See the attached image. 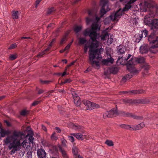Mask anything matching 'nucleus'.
<instances>
[{
    "mask_svg": "<svg viewBox=\"0 0 158 158\" xmlns=\"http://www.w3.org/2000/svg\"><path fill=\"white\" fill-rule=\"evenodd\" d=\"M98 25L97 24L93 25L92 29H87L84 32L85 35L89 36L91 40V42L89 44V59L90 63L93 66L98 67L99 66L100 63L98 61L94 60L95 59L101 58L100 49H97L94 50V49L98 47L99 42L97 40L98 34L94 29H97Z\"/></svg>",
    "mask_w": 158,
    "mask_h": 158,
    "instance_id": "obj_1",
    "label": "nucleus"
},
{
    "mask_svg": "<svg viewBox=\"0 0 158 158\" xmlns=\"http://www.w3.org/2000/svg\"><path fill=\"white\" fill-rule=\"evenodd\" d=\"M25 137V135L22 131L15 130L10 135L7 136L4 139L5 143L7 145L9 144L8 148L11 155L14 154L21 146L20 140Z\"/></svg>",
    "mask_w": 158,
    "mask_h": 158,
    "instance_id": "obj_2",
    "label": "nucleus"
},
{
    "mask_svg": "<svg viewBox=\"0 0 158 158\" xmlns=\"http://www.w3.org/2000/svg\"><path fill=\"white\" fill-rule=\"evenodd\" d=\"M153 9L155 10V14L154 11L150 10L148 14L145 16L144 20V24L151 27L152 29L158 27V19H154V16H158V6Z\"/></svg>",
    "mask_w": 158,
    "mask_h": 158,
    "instance_id": "obj_3",
    "label": "nucleus"
},
{
    "mask_svg": "<svg viewBox=\"0 0 158 158\" xmlns=\"http://www.w3.org/2000/svg\"><path fill=\"white\" fill-rule=\"evenodd\" d=\"M150 29L153 30V31L148 37V40L150 44H151V47L154 48L158 47V37L156 35V32L158 31L157 28H153L152 29L151 27Z\"/></svg>",
    "mask_w": 158,
    "mask_h": 158,
    "instance_id": "obj_4",
    "label": "nucleus"
},
{
    "mask_svg": "<svg viewBox=\"0 0 158 158\" xmlns=\"http://www.w3.org/2000/svg\"><path fill=\"white\" fill-rule=\"evenodd\" d=\"M145 61L144 58L143 57L139 58L133 57L130 60L127 61V68L129 70H131L134 67L133 66L137 63H143Z\"/></svg>",
    "mask_w": 158,
    "mask_h": 158,
    "instance_id": "obj_5",
    "label": "nucleus"
},
{
    "mask_svg": "<svg viewBox=\"0 0 158 158\" xmlns=\"http://www.w3.org/2000/svg\"><path fill=\"white\" fill-rule=\"evenodd\" d=\"M82 102L85 105V110H90L93 109L98 108L99 107V106L98 104L86 100H83L82 101Z\"/></svg>",
    "mask_w": 158,
    "mask_h": 158,
    "instance_id": "obj_6",
    "label": "nucleus"
},
{
    "mask_svg": "<svg viewBox=\"0 0 158 158\" xmlns=\"http://www.w3.org/2000/svg\"><path fill=\"white\" fill-rule=\"evenodd\" d=\"M107 2L108 0H101L100 5L102 6V7L100 10L101 17L103 16L107 11L110 10L108 8Z\"/></svg>",
    "mask_w": 158,
    "mask_h": 158,
    "instance_id": "obj_7",
    "label": "nucleus"
},
{
    "mask_svg": "<svg viewBox=\"0 0 158 158\" xmlns=\"http://www.w3.org/2000/svg\"><path fill=\"white\" fill-rule=\"evenodd\" d=\"M117 107L112 109L109 111H106L103 113V117L104 118H112L114 117H115L119 115V113H118L117 111Z\"/></svg>",
    "mask_w": 158,
    "mask_h": 158,
    "instance_id": "obj_8",
    "label": "nucleus"
},
{
    "mask_svg": "<svg viewBox=\"0 0 158 158\" xmlns=\"http://www.w3.org/2000/svg\"><path fill=\"white\" fill-rule=\"evenodd\" d=\"M121 116L131 117L137 120H141L143 118L142 116H136L131 113H126L125 112H121L119 113Z\"/></svg>",
    "mask_w": 158,
    "mask_h": 158,
    "instance_id": "obj_9",
    "label": "nucleus"
},
{
    "mask_svg": "<svg viewBox=\"0 0 158 158\" xmlns=\"http://www.w3.org/2000/svg\"><path fill=\"white\" fill-rule=\"evenodd\" d=\"M124 11L119 9L115 13L111 14L110 16L111 19L113 21H118V18H120L123 14Z\"/></svg>",
    "mask_w": 158,
    "mask_h": 158,
    "instance_id": "obj_10",
    "label": "nucleus"
},
{
    "mask_svg": "<svg viewBox=\"0 0 158 158\" xmlns=\"http://www.w3.org/2000/svg\"><path fill=\"white\" fill-rule=\"evenodd\" d=\"M55 39H52V41L51 42L50 44L48 45V48L45 50L44 51H42L41 52H40L37 56L38 57H41L43 56L47 53L48 51H49L51 49L52 45L55 42Z\"/></svg>",
    "mask_w": 158,
    "mask_h": 158,
    "instance_id": "obj_11",
    "label": "nucleus"
},
{
    "mask_svg": "<svg viewBox=\"0 0 158 158\" xmlns=\"http://www.w3.org/2000/svg\"><path fill=\"white\" fill-rule=\"evenodd\" d=\"M127 70L131 71V72L125 76L122 79V81L125 82L127 80H129L133 76L134 73H135L136 72V70L134 69V67H133V69L131 70L128 69L127 68Z\"/></svg>",
    "mask_w": 158,
    "mask_h": 158,
    "instance_id": "obj_12",
    "label": "nucleus"
},
{
    "mask_svg": "<svg viewBox=\"0 0 158 158\" xmlns=\"http://www.w3.org/2000/svg\"><path fill=\"white\" fill-rule=\"evenodd\" d=\"M144 92V91L143 90H133L132 91H120L119 92L120 94H137L143 93Z\"/></svg>",
    "mask_w": 158,
    "mask_h": 158,
    "instance_id": "obj_13",
    "label": "nucleus"
},
{
    "mask_svg": "<svg viewBox=\"0 0 158 158\" xmlns=\"http://www.w3.org/2000/svg\"><path fill=\"white\" fill-rule=\"evenodd\" d=\"M137 0H130L125 5V7L123 9V11L125 12L130 9L132 6L133 3Z\"/></svg>",
    "mask_w": 158,
    "mask_h": 158,
    "instance_id": "obj_14",
    "label": "nucleus"
},
{
    "mask_svg": "<svg viewBox=\"0 0 158 158\" xmlns=\"http://www.w3.org/2000/svg\"><path fill=\"white\" fill-rule=\"evenodd\" d=\"M149 47L148 44H143L139 48V52L141 54H145L148 51Z\"/></svg>",
    "mask_w": 158,
    "mask_h": 158,
    "instance_id": "obj_15",
    "label": "nucleus"
},
{
    "mask_svg": "<svg viewBox=\"0 0 158 158\" xmlns=\"http://www.w3.org/2000/svg\"><path fill=\"white\" fill-rule=\"evenodd\" d=\"M72 95L73 98L74 103L77 106H79L81 103V101L80 97L78 96L77 94L75 92H73L72 93Z\"/></svg>",
    "mask_w": 158,
    "mask_h": 158,
    "instance_id": "obj_16",
    "label": "nucleus"
},
{
    "mask_svg": "<svg viewBox=\"0 0 158 158\" xmlns=\"http://www.w3.org/2000/svg\"><path fill=\"white\" fill-rule=\"evenodd\" d=\"M37 155L39 158H43L46 156V153L43 149H38L37 150Z\"/></svg>",
    "mask_w": 158,
    "mask_h": 158,
    "instance_id": "obj_17",
    "label": "nucleus"
},
{
    "mask_svg": "<svg viewBox=\"0 0 158 158\" xmlns=\"http://www.w3.org/2000/svg\"><path fill=\"white\" fill-rule=\"evenodd\" d=\"M72 152L74 158H83L82 156L78 154V149L76 147H73V148Z\"/></svg>",
    "mask_w": 158,
    "mask_h": 158,
    "instance_id": "obj_18",
    "label": "nucleus"
},
{
    "mask_svg": "<svg viewBox=\"0 0 158 158\" xmlns=\"http://www.w3.org/2000/svg\"><path fill=\"white\" fill-rule=\"evenodd\" d=\"M71 135L75 137L77 139L81 140H83L85 138V135L80 133H72Z\"/></svg>",
    "mask_w": 158,
    "mask_h": 158,
    "instance_id": "obj_19",
    "label": "nucleus"
},
{
    "mask_svg": "<svg viewBox=\"0 0 158 158\" xmlns=\"http://www.w3.org/2000/svg\"><path fill=\"white\" fill-rule=\"evenodd\" d=\"M154 2L153 0H148L144 2V4L145 6L148 8H150L152 7Z\"/></svg>",
    "mask_w": 158,
    "mask_h": 158,
    "instance_id": "obj_20",
    "label": "nucleus"
},
{
    "mask_svg": "<svg viewBox=\"0 0 158 158\" xmlns=\"http://www.w3.org/2000/svg\"><path fill=\"white\" fill-rule=\"evenodd\" d=\"M100 17H99L98 16H96V22H94V23H92V27H91V29H92V27L93 26V25H95L96 24H97V25H98V28H97V29H94L93 30L94 31H95L96 32L98 31L100 29V26H99V23H98V22L100 20Z\"/></svg>",
    "mask_w": 158,
    "mask_h": 158,
    "instance_id": "obj_21",
    "label": "nucleus"
},
{
    "mask_svg": "<svg viewBox=\"0 0 158 158\" xmlns=\"http://www.w3.org/2000/svg\"><path fill=\"white\" fill-rule=\"evenodd\" d=\"M114 62V59L110 56V58H108L106 60H103V63L106 65H107L109 63L112 64Z\"/></svg>",
    "mask_w": 158,
    "mask_h": 158,
    "instance_id": "obj_22",
    "label": "nucleus"
},
{
    "mask_svg": "<svg viewBox=\"0 0 158 158\" xmlns=\"http://www.w3.org/2000/svg\"><path fill=\"white\" fill-rule=\"evenodd\" d=\"M117 49L118 51V53L119 54H124L126 50V49L124 47L121 46H118V47Z\"/></svg>",
    "mask_w": 158,
    "mask_h": 158,
    "instance_id": "obj_23",
    "label": "nucleus"
},
{
    "mask_svg": "<svg viewBox=\"0 0 158 158\" xmlns=\"http://www.w3.org/2000/svg\"><path fill=\"white\" fill-rule=\"evenodd\" d=\"M10 133V131L8 130H6L3 128L1 129L0 134L2 137H4L6 135H8Z\"/></svg>",
    "mask_w": 158,
    "mask_h": 158,
    "instance_id": "obj_24",
    "label": "nucleus"
},
{
    "mask_svg": "<svg viewBox=\"0 0 158 158\" xmlns=\"http://www.w3.org/2000/svg\"><path fill=\"white\" fill-rule=\"evenodd\" d=\"M109 71L110 73L113 74H116L118 71V69L116 67H112L109 69Z\"/></svg>",
    "mask_w": 158,
    "mask_h": 158,
    "instance_id": "obj_25",
    "label": "nucleus"
},
{
    "mask_svg": "<svg viewBox=\"0 0 158 158\" xmlns=\"http://www.w3.org/2000/svg\"><path fill=\"white\" fill-rule=\"evenodd\" d=\"M139 35L141 37H146L148 33V32L146 30H143V31H141L139 32Z\"/></svg>",
    "mask_w": 158,
    "mask_h": 158,
    "instance_id": "obj_26",
    "label": "nucleus"
},
{
    "mask_svg": "<svg viewBox=\"0 0 158 158\" xmlns=\"http://www.w3.org/2000/svg\"><path fill=\"white\" fill-rule=\"evenodd\" d=\"M143 68L144 69V73L145 75H147L148 73V70L149 68V65L145 64L144 65Z\"/></svg>",
    "mask_w": 158,
    "mask_h": 158,
    "instance_id": "obj_27",
    "label": "nucleus"
},
{
    "mask_svg": "<svg viewBox=\"0 0 158 158\" xmlns=\"http://www.w3.org/2000/svg\"><path fill=\"white\" fill-rule=\"evenodd\" d=\"M82 29V26L81 25H77L75 27L74 31L76 33L79 32Z\"/></svg>",
    "mask_w": 158,
    "mask_h": 158,
    "instance_id": "obj_28",
    "label": "nucleus"
},
{
    "mask_svg": "<svg viewBox=\"0 0 158 158\" xmlns=\"http://www.w3.org/2000/svg\"><path fill=\"white\" fill-rule=\"evenodd\" d=\"M56 11V9L54 7H52L48 9L47 13L48 14H50L54 13Z\"/></svg>",
    "mask_w": 158,
    "mask_h": 158,
    "instance_id": "obj_29",
    "label": "nucleus"
},
{
    "mask_svg": "<svg viewBox=\"0 0 158 158\" xmlns=\"http://www.w3.org/2000/svg\"><path fill=\"white\" fill-rule=\"evenodd\" d=\"M60 148L61 150H63L62 147L60 145H59L58 146H54L53 148L55 152H57L59 150L61 152V150L60 149Z\"/></svg>",
    "mask_w": 158,
    "mask_h": 158,
    "instance_id": "obj_30",
    "label": "nucleus"
},
{
    "mask_svg": "<svg viewBox=\"0 0 158 158\" xmlns=\"http://www.w3.org/2000/svg\"><path fill=\"white\" fill-rule=\"evenodd\" d=\"M87 42L86 40L84 38H80L79 39V43L80 44L82 45L85 43Z\"/></svg>",
    "mask_w": 158,
    "mask_h": 158,
    "instance_id": "obj_31",
    "label": "nucleus"
},
{
    "mask_svg": "<svg viewBox=\"0 0 158 158\" xmlns=\"http://www.w3.org/2000/svg\"><path fill=\"white\" fill-rule=\"evenodd\" d=\"M109 37V35L108 33L105 32L103 33L102 35V39L103 40H105L106 38Z\"/></svg>",
    "mask_w": 158,
    "mask_h": 158,
    "instance_id": "obj_32",
    "label": "nucleus"
},
{
    "mask_svg": "<svg viewBox=\"0 0 158 158\" xmlns=\"http://www.w3.org/2000/svg\"><path fill=\"white\" fill-rule=\"evenodd\" d=\"M120 127L121 128H124L126 129H130L131 130V127L129 125H126L124 124L120 125Z\"/></svg>",
    "mask_w": 158,
    "mask_h": 158,
    "instance_id": "obj_33",
    "label": "nucleus"
},
{
    "mask_svg": "<svg viewBox=\"0 0 158 158\" xmlns=\"http://www.w3.org/2000/svg\"><path fill=\"white\" fill-rule=\"evenodd\" d=\"M18 11H14L13 12L12 16L14 19H17L18 18Z\"/></svg>",
    "mask_w": 158,
    "mask_h": 158,
    "instance_id": "obj_34",
    "label": "nucleus"
},
{
    "mask_svg": "<svg viewBox=\"0 0 158 158\" xmlns=\"http://www.w3.org/2000/svg\"><path fill=\"white\" fill-rule=\"evenodd\" d=\"M40 83L42 84H48L52 82L51 80H43L41 79L40 80Z\"/></svg>",
    "mask_w": 158,
    "mask_h": 158,
    "instance_id": "obj_35",
    "label": "nucleus"
},
{
    "mask_svg": "<svg viewBox=\"0 0 158 158\" xmlns=\"http://www.w3.org/2000/svg\"><path fill=\"white\" fill-rule=\"evenodd\" d=\"M73 127L74 129H75L76 130H77L78 131H81V127L79 125L73 124Z\"/></svg>",
    "mask_w": 158,
    "mask_h": 158,
    "instance_id": "obj_36",
    "label": "nucleus"
},
{
    "mask_svg": "<svg viewBox=\"0 0 158 158\" xmlns=\"http://www.w3.org/2000/svg\"><path fill=\"white\" fill-rule=\"evenodd\" d=\"M61 150V152L62 153V155L64 158H68V156L66 154V152L63 150H61Z\"/></svg>",
    "mask_w": 158,
    "mask_h": 158,
    "instance_id": "obj_37",
    "label": "nucleus"
},
{
    "mask_svg": "<svg viewBox=\"0 0 158 158\" xmlns=\"http://www.w3.org/2000/svg\"><path fill=\"white\" fill-rule=\"evenodd\" d=\"M105 143L108 145L111 146L113 145V143L112 141L111 140H107L105 142Z\"/></svg>",
    "mask_w": 158,
    "mask_h": 158,
    "instance_id": "obj_38",
    "label": "nucleus"
},
{
    "mask_svg": "<svg viewBox=\"0 0 158 158\" xmlns=\"http://www.w3.org/2000/svg\"><path fill=\"white\" fill-rule=\"evenodd\" d=\"M67 36V35H65L61 39L60 42V44L61 45L63 44L64 42L66 40Z\"/></svg>",
    "mask_w": 158,
    "mask_h": 158,
    "instance_id": "obj_39",
    "label": "nucleus"
},
{
    "mask_svg": "<svg viewBox=\"0 0 158 158\" xmlns=\"http://www.w3.org/2000/svg\"><path fill=\"white\" fill-rule=\"evenodd\" d=\"M17 57L16 55L15 54H12L10 55L9 56V59L11 60H14L16 59Z\"/></svg>",
    "mask_w": 158,
    "mask_h": 158,
    "instance_id": "obj_40",
    "label": "nucleus"
},
{
    "mask_svg": "<svg viewBox=\"0 0 158 158\" xmlns=\"http://www.w3.org/2000/svg\"><path fill=\"white\" fill-rule=\"evenodd\" d=\"M28 114V111L25 110H23L20 112V114L22 116H25Z\"/></svg>",
    "mask_w": 158,
    "mask_h": 158,
    "instance_id": "obj_41",
    "label": "nucleus"
},
{
    "mask_svg": "<svg viewBox=\"0 0 158 158\" xmlns=\"http://www.w3.org/2000/svg\"><path fill=\"white\" fill-rule=\"evenodd\" d=\"M86 21L87 24L89 25L92 22V19L89 17H87L86 18Z\"/></svg>",
    "mask_w": 158,
    "mask_h": 158,
    "instance_id": "obj_42",
    "label": "nucleus"
},
{
    "mask_svg": "<svg viewBox=\"0 0 158 158\" xmlns=\"http://www.w3.org/2000/svg\"><path fill=\"white\" fill-rule=\"evenodd\" d=\"M17 45L16 43H15L13 44H11L9 48V49H12L15 48L17 47Z\"/></svg>",
    "mask_w": 158,
    "mask_h": 158,
    "instance_id": "obj_43",
    "label": "nucleus"
},
{
    "mask_svg": "<svg viewBox=\"0 0 158 158\" xmlns=\"http://www.w3.org/2000/svg\"><path fill=\"white\" fill-rule=\"evenodd\" d=\"M71 82V80L69 79H67L61 82V84H64L68 83H69Z\"/></svg>",
    "mask_w": 158,
    "mask_h": 158,
    "instance_id": "obj_44",
    "label": "nucleus"
},
{
    "mask_svg": "<svg viewBox=\"0 0 158 158\" xmlns=\"http://www.w3.org/2000/svg\"><path fill=\"white\" fill-rule=\"evenodd\" d=\"M141 129V128L139 124L136 125L135 127H134V128L131 127V130L132 129L134 130H139Z\"/></svg>",
    "mask_w": 158,
    "mask_h": 158,
    "instance_id": "obj_45",
    "label": "nucleus"
},
{
    "mask_svg": "<svg viewBox=\"0 0 158 158\" xmlns=\"http://www.w3.org/2000/svg\"><path fill=\"white\" fill-rule=\"evenodd\" d=\"M88 14L90 16H92L94 14V10H88Z\"/></svg>",
    "mask_w": 158,
    "mask_h": 158,
    "instance_id": "obj_46",
    "label": "nucleus"
},
{
    "mask_svg": "<svg viewBox=\"0 0 158 158\" xmlns=\"http://www.w3.org/2000/svg\"><path fill=\"white\" fill-rule=\"evenodd\" d=\"M57 137L55 136V133H53L51 136V139L52 140H56L57 139Z\"/></svg>",
    "mask_w": 158,
    "mask_h": 158,
    "instance_id": "obj_47",
    "label": "nucleus"
},
{
    "mask_svg": "<svg viewBox=\"0 0 158 158\" xmlns=\"http://www.w3.org/2000/svg\"><path fill=\"white\" fill-rule=\"evenodd\" d=\"M68 138L69 140L71 142H73L74 141V138L72 136H69Z\"/></svg>",
    "mask_w": 158,
    "mask_h": 158,
    "instance_id": "obj_48",
    "label": "nucleus"
},
{
    "mask_svg": "<svg viewBox=\"0 0 158 158\" xmlns=\"http://www.w3.org/2000/svg\"><path fill=\"white\" fill-rule=\"evenodd\" d=\"M40 102L41 101H35L32 104V105L33 106H35L40 103Z\"/></svg>",
    "mask_w": 158,
    "mask_h": 158,
    "instance_id": "obj_49",
    "label": "nucleus"
},
{
    "mask_svg": "<svg viewBox=\"0 0 158 158\" xmlns=\"http://www.w3.org/2000/svg\"><path fill=\"white\" fill-rule=\"evenodd\" d=\"M34 139V138L32 136H30L29 139L30 142L32 144L33 143Z\"/></svg>",
    "mask_w": 158,
    "mask_h": 158,
    "instance_id": "obj_50",
    "label": "nucleus"
},
{
    "mask_svg": "<svg viewBox=\"0 0 158 158\" xmlns=\"http://www.w3.org/2000/svg\"><path fill=\"white\" fill-rule=\"evenodd\" d=\"M113 41V39L111 37V36L110 38H108L107 40V42L110 44H111Z\"/></svg>",
    "mask_w": 158,
    "mask_h": 158,
    "instance_id": "obj_51",
    "label": "nucleus"
},
{
    "mask_svg": "<svg viewBox=\"0 0 158 158\" xmlns=\"http://www.w3.org/2000/svg\"><path fill=\"white\" fill-rule=\"evenodd\" d=\"M142 38L141 37L140 35H139V37L138 38H136V40H135V41L137 42V43H139L140 41V40H141V39Z\"/></svg>",
    "mask_w": 158,
    "mask_h": 158,
    "instance_id": "obj_52",
    "label": "nucleus"
},
{
    "mask_svg": "<svg viewBox=\"0 0 158 158\" xmlns=\"http://www.w3.org/2000/svg\"><path fill=\"white\" fill-rule=\"evenodd\" d=\"M124 102L126 103H131L132 102V101L131 99H129L124 100Z\"/></svg>",
    "mask_w": 158,
    "mask_h": 158,
    "instance_id": "obj_53",
    "label": "nucleus"
},
{
    "mask_svg": "<svg viewBox=\"0 0 158 158\" xmlns=\"http://www.w3.org/2000/svg\"><path fill=\"white\" fill-rule=\"evenodd\" d=\"M72 42H71V43L70 44H69L68 45H67L66 47H65V48H64V50H68L69 49V48L70 47V45L72 44Z\"/></svg>",
    "mask_w": 158,
    "mask_h": 158,
    "instance_id": "obj_54",
    "label": "nucleus"
},
{
    "mask_svg": "<svg viewBox=\"0 0 158 158\" xmlns=\"http://www.w3.org/2000/svg\"><path fill=\"white\" fill-rule=\"evenodd\" d=\"M88 47H89V46H87L86 45H85L84 48V52L85 53L87 52V49Z\"/></svg>",
    "mask_w": 158,
    "mask_h": 158,
    "instance_id": "obj_55",
    "label": "nucleus"
},
{
    "mask_svg": "<svg viewBox=\"0 0 158 158\" xmlns=\"http://www.w3.org/2000/svg\"><path fill=\"white\" fill-rule=\"evenodd\" d=\"M41 1L39 0H37L36 1V2H35V3H36V5H35V7L36 8L37 7V6H38V4H39L40 3V2Z\"/></svg>",
    "mask_w": 158,
    "mask_h": 158,
    "instance_id": "obj_56",
    "label": "nucleus"
},
{
    "mask_svg": "<svg viewBox=\"0 0 158 158\" xmlns=\"http://www.w3.org/2000/svg\"><path fill=\"white\" fill-rule=\"evenodd\" d=\"M131 56V55L130 54H128V56H127V58H125L124 59L125 60H126V61H127L129 59Z\"/></svg>",
    "mask_w": 158,
    "mask_h": 158,
    "instance_id": "obj_57",
    "label": "nucleus"
},
{
    "mask_svg": "<svg viewBox=\"0 0 158 158\" xmlns=\"http://www.w3.org/2000/svg\"><path fill=\"white\" fill-rule=\"evenodd\" d=\"M5 123L8 126H10V123L7 120H5Z\"/></svg>",
    "mask_w": 158,
    "mask_h": 158,
    "instance_id": "obj_58",
    "label": "nucleus"
},
{
    "mask_svg": "<svg viewBox=\"0 0 158 158\" xmlns=\"http://www.w3.org/2000/svg\"><path fill=\"white\" fill-rule=\"evenodd\" d=\"M42 128L44 131H47V129L46 127L43 125H42Z\"/></svg>",
    "mask_w": 158,
    "mask_h": 158,
    "instance_id": "obj_59",
    "label": "nucleus"
},
{
    "mask_svg": "<svg viewBox=\"0 0 158 158\" xmlns=\"http://www.w3.org/2000/svg\"><path fill=\"white\" fill-rule=\"evenodd\" d=\"M141 129L143 128L145 126L144 123H142L139 124Z\"/></svg>",
    "mask_w": 158,
    "mask_h": 158,
    "instance_id": "obj_60",
    "label": "nucleus"
},
{
    "mask_svg": "<svg viewBox=\"0 0 158 158\" xmlns=\"http://www.w3.org/2000/svg\"><path fill=\"white\" fill-rule=\"evenodd\" d=\"M55 129L57 131V132L59 133H60L61 131V130L58 127H56L55 128Z\"/></svg>",
    "mask_w": 158,
    "mask_h": 158,
    "instance_id": "obj_61",
    "label": "nucleus"
},
{
    "mask_svg": "<svg viewBox=\"0 0 158 158\" xmlns=\"http://www.w3.org/2000/svg\"><path fill=\"white\" fill-rule=\"evenodd\" d=\"M44 92V90L43 89H39L38 92V93L39 94H40L42 93H43Z\"/></svg>",
    "mask_w": 158,
    "mask_h": 158,
    "instance_id": "obj_62",
    "label": "nucleus"
},
{
    "mask_svg": "<svg viewBox=\"0 0 158 158\" xmlns=\"http://www.w3.org/2000/svg\"><path fill=\"white\" fill-rule=\"evenodd\" d=\"M75 62H76V61H73L72 62H71L70 63V64H69V65H68V67H69L71 66L72 65H73L75 63Z\"/></svg>",
    "mask_w": 158,
    "mask_h": 158,
    "instance_id": "obj_63",
    "label": "nucleus"
},
{
    "mask_svg": "<svg viewBox=\"0 0 158 158\" xmlns=\"http://www.w3.org/2000/svg\"><path fill=\"white\" fill-rule=\"evenodd\" d=\"M21 39H31V37H23L21 38Z\"/></svg>",
    "mask_w": 158,
    "mask_h": 158,
    "instance_id": "obj_64",
    "label": "nucleus"
}]
</instances>
